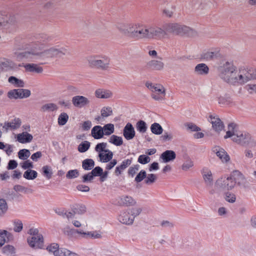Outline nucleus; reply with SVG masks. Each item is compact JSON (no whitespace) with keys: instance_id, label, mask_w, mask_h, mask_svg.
I'll return each instance as SVG.
<instances>
[{"instance_id":"4468645a","label":"nucleus","mask_w":256,"mask_h":256,"mask_svg":"<svg viewBox=\"0 0 256 256\" xmlns=\"http://www.w3.org/2000/svg\"><path fill=\"white\" fill-rule=\"evenodd\" d=\"M73 105L78 108H80L88 106L90 104V100L88 98L82 96H76L72 100Z\"/></svg>"},{"instance_id":"37998d69","label":"nucleus","mask_w":256,"mask_h":256,"mask_svg":"<svg viewBox=\"0 0 256 256\" xmlns=\"http://www.w3.org/2000/svg\"><path fill=\"white\" fill-rule=\"evenodd\" d=\"M56 256H76V254L66 248H60L58 249Z\"/></svg>"},{"instance_id":"0e129e2a","label":"nucleus","mask_w":256,"mask_h":256,"mask_svg":"<svg viewBox=\"0 0 256 256\" xmlns=\"http://www.w3.org/2000/svg\"><path fill=\"white\" fill-rule=\"evenodd\" d=\"M20 166L23 169L26 170L32 169L34 168L32 162H30L29 160H26L21 163Z\"/></svg>"},{"instance_id":"680f3d73","label":"nucleus","mask_w":256,"mask_h":256,"mask_svg":"<svg viewBox=\"0 0 256 256\" xmlns=\"http://www.w3.org/2000/svg\"><path fill=\"white\" fill-rule=\"evenodd\" d=\"M79 176V172L77 170H70L68 171L66 174V177L68 178L72 179L78 177Z\"/></svg>"},{"instance_id":"338daca9","label":"nucleus","mask_w":256,"mask_h":256,"mask_svg":"<svg viewBox=\"0 0 256 256\" xmlns=\"http://www.w3.org/2000/svg\"><path fill=\"white\" fill-rule=\"evenodd\" d=\"M185 126L188 130H190L192 132H198L200 130L199 127L192 123H187L185 124Z\"/></svg>"},{"instance_id":"e433bc0d","label":"nucleus","mask_w":256,"mask_h":256,"mask_svg":"<svg viewBox=\"0 0 256 256\" xmlns=\"http://www.w3.org/2000/svg\"><path fill=\"white\" fill-rule=\"evenodd\" d=\"M42 173L46 179L50 180L53 174L52 167L48 165L44 166L42 168Z\"/></svg>"},{"instance_id":"9b49d317","label":"nucleus","mask_w":256,"mask_h":256,"mask_svg":"<svg viewBox=\"0 0 256 256\" xmlns=\"http://www.w3.org/2000/svg\"><path fill=\"white\" fill-rule=\"evenodd\" d=\"M235 186L236 182L232 174L230 176L220 178L216 182V186L224 190H231Z\"/></svg>"},{"instance_id":"79ce46f5","label":"nucleus","mask_w":256,"mask_h":256,"mask_svg":"<svg viewBox=\"0 0 256 256\" xmlns=\"http://www.w3.org/2000/svg\"><path fill=\"white\" fill-rule=\"evenodd\" d=\"M102 130H104V136H110L114 133V125L112 124H106L102 127Z\"/></svg>"},{"instance_id":"ddd939ff","label":"nucleus","mask_w":256,"mask_h":256,"mask_svg":"<svg viewBox=\"0 0 256 256\" xmlns=\"http://www.w3.org/2000/svg\"><path fill=\"white\" fill-rule=\"evenodd\" d=\"M221 57L220 49L214 48L204 50L201 54V58L206 61H210Z\"/></svg>"},{"instance_id":"c03bdc74","label":"nucleus","mask_w":256,"mask_h":256,"mask_svg":"<svg viewBox=\"0 0 256 256\" xmlns=\"http://www.w3.org/2000/svg\"><path fill=\"white\" fill-rule=\"evenodd\" d=\"M72 211L75 214H82L86 212V208L83 204H77L74 206Z\"/></svg>"},{"instance_id":"8fccbe9b","label":"nucleus","mask_w":256,"mask_h":256,"mask_svg":"<svg viewBox=\"0 0 256 256\" xmlns=\"http://www.w3.org/2000/svg\"><path fill=\"white\" fill-rule=\"evenodd\" d=\"M90 142L88 141H84L80 144L78 148V151L80 152H86L90 147Z\"/></svg>"},{"instance_id":"473e14b6","label":"nucleus","mask_w":256,"mask_h":256,"mask_svg":"<svg viewBox=\"0 0 256 256\" xmlns=\"http://www.w3.org/2000/svg\"><path fill=\"white\" fill-rule=\"evenodd\" d=\"M58 109V106L54 103H48L42 105L40 108V111L42 112H50L56 110Z\"/></svg>"},{"instance_id":"a211bd4d","label":"nucleus","mask_w":256,"mask_h":256,"mask_svg":"<svg viewBox=\"0 0 256 256\" xmlns=\"http://www.w3.org/2000/svg\"><path fill=\"white\" fill-rule=\"evenodd\" d=\"M118 220L122 224H131L134 222V217L132 216L130 212H122L120 214Z\"/></svg>"},{"instance_id":"6e6d98bb","label":"nucleus","mask_w":256,"mask_h":256,"mask_svg":"<svg viewBox=\"0 0 256 256\" xmlns=\"http://www.w3.org/2000/svg\"><path fill=\"white\" fill-rule=\"evenodd\" d=\"M142 208L140 206H136L132 208L130 210V213L131 214L132 216L134 217V218L138 216L142 212Z\"/></svg>"},{"instance_id":"c85d7f7f","label":"nucleus","mask_w":256,"mask_h":256,"mask_svg":"<svg viewBox=\"0 0 256 256\" xmlns=\"http://www.w3.org/2000/svg\"><path fill=\"white\" fill-rule=\"evenodd\" d=\"M119 202L120 204L130 206L134 205L136 204V201L130 196H122L120 197Z\"/></svg>"},{"instance_id":"09e8293b","label":"nucleus","mask_w":256,"mask_h":256,"mask_svg":"<svg viewBox=\"0 0 256 256\" xmlns=\"http://www.w3.org/2000/svg\"><path fill=\"white\" fill-rule=\"evenodd\" d=\"M8 96L10 99L20 98V89H15L9 91L8 93Z\"/></svg>"},{"instance_id":"a19ab883","label":"nucleus","mask_w":256,"mask_h":256,"mask_svg":"<svg viewBox=\"0 0 256 256\" xmlns=\"http://www.w3.org/2000/svg\"><path fill=\"white\" fill-rule=\"evenodd\" d=\"M151 132L155 134L160 135L162 134L163 129L162 126L158 123L154 122L150 126Z\"/></svg>"},{"instance_id":"c9c22d12","label":"nucleus","mask_w":256,"mask_h":256,"mask_svg":"<svg viewBox=\"0 0 256 256\" xmlns=\"http://www.w3.org/2000/svg\"><path fill=\"white\" fill-rule=\"evenodd\" d=\"M23 176L28 180H34L38 176V172L32 169L27 170L24 173Z\"/></svg>"},{"instance_id":"dca6fc26","label":"nucleus","mask_w":256,"mask_h":256,"mask_svg":"<svg viewBox=\"0 0 256 256\" xmlns=\"http://www.w3.org/2000/svg\"><path fill=\"white\" fill-rule=\"evenodd\" d=\"M208 120L212 124L213 128L216 132L221 131L224 128L222 122L217 116L210 115Z\"/></svg>"},{"instance_id":"69168bd1","label":"nucleus","mask_w":256,"mask_h":256,"mask_svg":"<svg viewBox=\"0 0 256 256\" xmlns=\"http://www.w3.org/2000/svg\"><path fill=\"white\" fill-rule=\"evenodd\" d=\"M94 176H100L102 174V168L100 166H96L90 172Z\"/></svg>"},{"instance_id":"603ef678","label":"nucleus","mask_w":256,"mask_h":256,"mask_svg":"<svg viewBox=\"0 0 256 256\" xmlns=\"http://www.w3.org/2000/svg\"><path fill=\"white\" fill-rule=\"evenodd\" d=\"M68 116L65 112L62 113L58 118V124L59 125L64 126L68 122Z\"/></svg>"},{"instance_id":"bf43d9fd","label":"nucleus","mask_w":256,"mask_h":256,"mask_svg":"<svg viewBox=\"0 0 256 256\" xmlns=\"http://www.w3.org/2000/svg\"><path fill=\"white\" fill-rule=\"evenodd\" d=\"M112 114V111L110 107H104L101 110V115L102 117H108Z\"/></svg>"},{"instance_id":"c756f323","label":"nucleus","mask_w":256,"mask_h":256,"mask_svg":"<svg viewBox=\"0 0 256 256\" xmlns=\"http://www.w3.org/2000/svg\"><path fill=\"white\" fill-rule=\"evenodd\" d=\"M103 131L101 126H94L92 130V135L95 139H100L104 136Z\"/></svg>"},{"instance_id":"423d86ee","label":"nucleus","mask_w":256,"mask_h":256,"mask_svg":"<svg viewBox=\"0 0 256 256\" xmlns=\"http://www.w3.org/2000/svg\"><path fill=\"white\" fill-rule=\"evenodd\" d=\"M164 31L166 32V36L168 33H170L176 35L190 34L193 30L190 27L185 25L178 23H169L164 26Z\"/></svg>"},{"instance_id":"6e6552de","label":"nucleus","mask_w":256,"mask_h":256,"mask_svg":"<svg viewBox=\"0 0 256 256\" xmlns=\"http://www.w3.org/2000/svg\"><path fill=\"white\" fill-rule=\"evenodd\" d=\"M146 86L152 92L151 96L156 100H162L164 98L166 90L161 84L147 82Z\"/></svg>"},{"instance_id":"39448f33","label":"nucleus","mask_w":256,"mask_h":256,"mask_svg":"<svg viewBox=\"0 0 256 256\" xmlns=\"http://www.w3.org/2000/svg\"><path fill=\"white\" fill-rule=\"evenodd\" d=\"M140 23H120L117 24L118 30L124 36L138 40Z\"/></svg>"},{"instance_id":"3c124183","label":"nucleus","mask_w":256,"mask_h":256,"mask_svg":"<svg viewBox=\"0 0 256 256\" xmlns=\"http://www.w3.org/2000/svg\"><path fill=\"white\" fill-rule=\"evenodd\" d=\"M8 210V206L6 200L0 199V218L3 216Z\"/></svg>"},{"instance_id":"7ed1b4c3","label":"nucleus","mask_w":256,"mask_h":256,"mask_svg":"<svg viewBox=\"0 0 256 256\" xmlns=\"http://www.w3.org/2000/svg\"><path fill=\"white\" fill-rule=\"evenodd\" d=\"M43 48V44L34 43L30 51L18 52L15 53V57L18 62H30L40 58L41 56L40 49Z\"/></svg>"},{"instance_id":"e2e57ef3","label":"nucleus","mask_w":256,"mask_h":256,"mask_svg":"<svg viewBox=\"0 0 256 256\" xmlns=\"http://www.w3.org/2000/svg\"><path fill=\"white\" fill-rule=\"evenodd\" d=\"M146 171L144 170H142L136 176L135 178V181L136 182H142L144 178H146Z\"/></svg>"},{"instance_id":"f3484780","label":"nucleus","mask_w":256,"mask_h":256,"mask_svg":"<svg viewBox=\"0 0 256 256\" xmlns=\"http://www.w3.org/2000/svg\"><path fill=\"white\" fill-rule=\"evenodd\" d=\"M212 150L222 162H226L229 161L230 156L222 148L218 146H215L212 148Z\"/></svg>"},{"instance_id":"20e7f679","label":"nucleus","mask_w":256,"mask_h":256,"mask_svg":"<svg viewBox=\"0 0 256 256\" xmlns=\"http://www.w3.org/2000/svg\"><path fill=\"white\" fill-rule=\"evenodd\" d=\"M89 66L101 70H106L110 68V58L104 54L91 55L87 57Z\"/></svg>"},{"instance_id":"5701e85b","label":"nucleus","mask_w":256,"mask_h":256,"mask_svg":"<svg viewBox=\"0 0 256 256\" xmlns=\"http://www.w3.org/2000/svg\"><path fill=\"white\" fill-rule=\"evenodd\" d=\"M209 68L204 63L198 64L194 68V72L197 75L206 76L209 72Z\"/></svg>"},{"instance_id":"2f4dec72","label":"nucleus","mask_w":256,"mask_h":256,"mask_svg":"<svg viewBox=\"0 0 256 256\" xmlns=\"http://www.w3.org/2000/svg\"><path fill=\"white\" fill-rule=\"evenodd\" d=\"M2 253L4 256H14L16 249L14 246L8 244L2 248Z\"/></svg>"},{"instance_id":"412c9836","label":"nucleus","mask_w":256,"mask_h":256,"mask_svg":"<svg viewBox=\"0 0 256 256\" xmlns=\"http://www.w3.org/2000/svg\"><path fill=\"white\" fill-rule=\"evenodd\" d=\"M202 173L206 186H212L213 184V176L211 170L207 168H204L202 170Z\"/></svg>"},{"instance_id":"1a4fd4ad","label":"nucleus","mask_w":256,"mask_h":256,"mask_svg":"<svg viewBox=\"0 0 256 256\" xmlns=\"http://www.w3.org/2000/svg\"><path fill=\"white\" fill-rule=\"evenodd\" d=\"M107 144L100 142L95 147V150L98 152L100 160L102 162H109L113 158V152L106 149Z\"/></svg>"},{"instance_id":"de8ad7c7","label":"nucleus","mask_w":256,"mask_h":256,"mask_svg":"<svg viewBox=\"0 0 256 256\" xmlns=\"http://www.w3.org/2000/svg\"><path fill=\"white\" fill-rule=\"evenodd\" d=\"M8 20L6 16L0 11V30L7 27Z\"/></svg>"},{"instance_id":"4c0bfd02","label":"nucleus","mask_w":256,"mask_h":256,"mask_svg":"<svg viewBox=\"0 0 256 256\" xmlns=\"http://www.w3.org/2000/svg\"><path fill=\"white\" fill-rule=\"evenodd\" d=\"M94 166V162L90 158H87L82 162V168L84 170H91Z\"/></svg>"},{"instance_id":"f03ea898","label":"nucleus","mask_w":256,"mask_h":256,"mask_svg":"<svg viewBox=\"0 0 256 256\" xmlns=\"http://www.w3.org/2000/svg\"><path fill=\"white\" fill-rule=\"evenodd\" d=\"M220 76L224 81L234 84L236 78V68L232 63L226 62L218 67Z\"/></svg>"},{"instance_id":"a18cd8bd","label":"nucleus","mask_w":256,"mask_h":256,"mask_svg":"<svg viewBox=\"0 0 256 256\" xmlns=\"http://www.w3.org/2000/svg\"><path fill=\"white\" fill-rule=\"evenodd\" d=\"M136 128L140 133H144L148 128L146 123L143 120L138 121L136 124Z\"/></svg>"},{"instance_id":"6ab92c4d","label":"nucleus","mask_w":256,"mask_h":256,"mask_svg":"<svg viewBox=\"0 0 256 256\" xmlns=\"http://www.w3.org/2000/svg\"><path fill=\"white\" fill-rule=\"evenodd\" d=\"M123 135L127 140H132L134 137V129L130 123H128L124 126L123 130Z\"/></svg>"},{"instance_id":"13d9d810","label":"nucleus","mask_w":256,"mask_h":256,"mask_svg":"<svg viewBox=\"0 0 256 256\" xmlns=\"http://www.w3.org/2000/svg\"><path fill=\"white\" fill-rule=\"evenodd\" d=\"M47 250L50 252H52L54 254V256H56V253H57L58 249L59 246L58 244L53 243L48 246L47 248Z\"/></svg>"},{"instance_id":"72a5a7b5","label":"nucleus","mask_w":256,"mask_h":256,"mask_svg":"<svg viewBox=\"0 0 256 256\" xmlns=\"http://www.w3.org/2000/svg\"><path fill=\"white\" fill-rule=\"evenodd\" d=\"M232 175L236 182V184H237L238 185H240L244 182L245 178L240 172L236 170L232 172Z\"/></svg>"},{"instance_id":"aec40b11","label":"nucleus","mask_w":256,"mask_h":256,"mask_svg":"<svg viewBox=\"0 0 256 256\" xmlns=\"http://www.w3.org/2000/svg\"><path fill=\"white\" fill-rule=\"evenodd\" d=\"M2 72H6L13 69L15 66L14 63L11 60L6 58H0Z\"/></svg>"},{"instance_id":"f8f14e48","label":"nucleus","mask_w":256,"mask_h":256,"mask_svg":"<svg viewBox=\"0 0 256 256\" xmlns=\"http://www.w3.org/2000/svg\"><path fill=\"white\" fill-rule=\"evenodd\" d=\"M254 78V76L248 70L240 69L238 72L236 74V83L244 84Z\"/></svg>"},{"instance_id":"f257e3e1","label":"nucleus","mask_w":256,"mask_h":256,"mask_svg":"<svg viewBox=\"0 0 256 256\" xmlns=\"http://www.w3.org/2000/svg\"><path fill=\"white\" fill-rule=\"evenodd\" d=\"M166 37V32L160 27L154 25L140 24L138 30V40H160Z\"/></svg>"},{"instance_id":"58836bf2","label":"nucleus","mask_w":256,"mask_h":256,"mask_svg":"<svg viewBox=\"0 0 256 256\" xmlns=\"http://www.w3.org/2000/svg\"><path fill=\"white\" fill-rule=\"evenodd\" d=\"M8 81L10 83L14 84L16 87H24V83L23 80L17 78H16L11 76L8 78Z\"/></svg>"},{"instance_id":"bb28decb","label":"nucleus","mask_w":256,"mask_h":256,"mask_svg":"<svg viewBox=\"0 0 256 256\" xmlns=\"http://www.w3.org/2000/svg\"><path fill=\"white\" fill-rule=\"evenodd\" d=\"M95 96L98 98H108L112 96V93L108 90L98 88L95 91Z\"/></svg>"},{"instance_id":"4d7b16f0","label":"nucleus","mask_w":256,"mask_h":256,"mask_svg":"<svg viewBox=\"0 0 256 256\" xmlns=\"http://www.w3.org/2000/svg\"><path fill=\"white\" fill-rule=\"evenodd\" d=\"M8 234V231L6 230H0V248L5 244L6 240V237Z\"/></svg>"},{"instance_id":"774afa93","label":"nucleus","mask_w":256,"mask_h":256,"mask_svg":"<svg viewBox=\"0 0 256 256\" xmlns=\"http://www.w3.org/2000/svg\"><path fill=\"white\" fill-rule=\"evenodd\" d=\"M94 176L91 174L90 172L88 174H84L82 177V181L84 182H92L94 179Z\"/></svg>"},{"instance_id":"b1692460","label":"nucleus","mask_w":256,"mask_h":256,"mask_svg":"<svg viewBox=\"0 0 256 256\" xmlns=\"http://www.w3.org/2000/svg\"><path fill=\"white\" fill-rule=\"evenodd\" d=\"M250 140V136L246 134H244L240 132L236 133V135L234 136L232 140L238 144H244L248 142Z\"/></svg>"},{"instance_id":"0eeeda50","label":"nucleus","mask_w":256,"mask_h":256,"mask_svg":"<svg viewBox=\"0 0 256 256\" xmlns=\"http://www.w3.org/2000/svg\"><path fill=\"white\" fill-rule=\"evenodd\" d=\"M28 233L30 236L27 239L30 246L34 248H42L43 246L44 238L42 234L39 233L38 229L31 228Z\"/></svg>"},{"instance_id":"7c9ffc66","label":"nucleus","mask_w":256,"mask_h":256,"mask_svg":"<svg viewBox=\"0 0 256 256\" xmlns=\"http://www.w3.org/2000/svg\"><path fill=\"white\" fill-rule=\"evenodd\" d=\"M238 132L236 130V124L234 123H230L228 125V130L226 132V135L224 136V138H232L236 135Z\"/></svg>"},{"instance_id":"cd10ccee","label":"nucleus","mask_w":256,"mask_h":256,"mask_svg":"<svg viewBox=\"0 0 256 256\" xmlns=\"http://www.w3.org/2000/svg\"><path fill=\"white\" fill-rule=\"evenodd\" d=\"M148 66L154 70H160L164 68V64L160 60H153L147 63Z\"/></svg>"},{"instance_id":"f704fd0d","label":"nucleus","mask_w":256,"mask_h":256,"mask_svg":"<svg viewBox=\"0 0 256 256\" xmlns=\"http://www.w3.org/2000/svg\"><path fill=\"white\" fill-rule=\"evenodd\" d=\"M109 142L116 146H120L123 144V140L121 136L116 135L111 136L108 140Z\"/></svg>"},{"instance_id":"ea45409f","label":"nucleus","mask_w":256,"mask_h":256,"mask_svg":"<svg viewBox=\"0 0 256 256\" xmlns=\"http://www.w3.org/2000/svg\"><path fill=\"white\" fill-rule=\"evenodd\" d=\"M194 166L193 160L190 158H187L184 160L182 166V169L184 171H188Z\"/></svg>"},{"instance_id":"a878e982","label":"nucleus","mask_w":256,"mask_h":256,"mask_svg":"<svg viewBox=\"0 0 256 256\" xmlns=\"http://www.w3.org/2000/svg\"><path fill=\"white\" fill-rule=\"evenodd\" d=\"M176 157L174 152L171 150H167L164 152L160 156V158L164 162H168L174 160Z\"/></svg>"},{"instance_id":"393cba45","label":"nucleus","mask_w":256,"mask_h":256,"mask_svg":"<svg viewBox=\"0 0 256 256\" xmlns=\"http://www.w3.org/2000/svg\"><path fill=\"white\" fill-rule=\"evenodd\" d=\"M20 66H24L25 70L27 72H36L38 74L42 73L43 71L42 67L39 66L36 64H20Z\"/></svg>"},{"instance_id":"9d476101","label":"nucleus","mask_w":256,"mask_h":256,"mask_svg":"<svg viewBox=\"0 0 256 256\" xmlns=\"http://www.w3.org/2000/svg\"><path fill=\"white\" fill-rule=\"evenodd\" d=\"M40 52L41 56H40V58L61 57L64 55L68 54L70 53L66 47L58 46L52 47L44 52Z\"/></svg>"},{"instance_id":"052dcab7","label":"nucleus","mask_w":256,"mask_h":256,"mask_svg":"<svg viewBox=\"0 0 256 256\" xmlns=\"http://www.w3.org/2000/svg\"><path fill=\"white\" fill-rule=\"evenodd\" d=\"M150 160V158L144 154L140 155L138 159V162L142 164L148 163Z\"/></svg>"},{"instance_id":"49530a36","label":"nucleus","mask_w":256,"mask_h":256,"mask_svg":"<svg viewBox=\"0 0 256 256\" xmlns=\"http://www.w3.org/2000/svg\"><path fill=\"white\" fill-rule=\"evenodd\" d=\"M18 157L20 159L22 160H26L30 155V151L27 149L20 150L18 152Z\"/></svg>"},{"instance_id":"864d4df0","label":"nucleus","mask_w":256,"mask_h":256,"mask_svg":"<svg viewBox=\"0 0 256 256\" xmlns=\"http://www.w3.org/2000/svg\"><path fill=\"white\" fill-rule=\"evenodd\" d=\"M14 232H19L22 231L23 228L22 222L20 220H16L13 222Z\"/></svg>"},{"instance_id":"4be33fe9","label":"nucleus","mask_w":256,"mask_h":256,"mask_svg":"<svg viewBox=\"0 0 256 256\" xmlns=\"http://www.w3.org/2000/svg\"><path fill=\"white\" fill-rule=\"evenodd\" d=\"M16 140L21 144H27L30 142L32 139V134L27 132H22L16 135Z\"/></svg>"},{"instance_id":"2eb2a0df","label":"nucleus","mask_w":256,"mask_h":256,"mask_svg":"<svg viewBox=\"0 0 256 256\" xmlns=\"http://www.w3.org/2000/svg\"><path fill=\"white\" fill-rule=\"evenodd\" d=\"M22 121L19 118H14L10 122H5L4 126V130L8 132V130H14L18 128L21 125Z\"/></svg>"},{"instance_id":"5fc2aeb1","label":"nucleus","mask_w":256,"mask_h":256,"mask_svg":"<svg viewBox=\"0 0 256 256\" xmlns=\"http://www.w3.org/2000/svg\"><path fill=\"white\" fill-rule=\"evenodd\" d=\"M157 176L156 174H150L146 175L145 180V183L147 184H150L156 182Z\"/></svg>"}]
</instances>
